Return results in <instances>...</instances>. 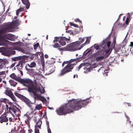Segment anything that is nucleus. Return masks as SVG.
I'll list each match as a JSON object with an SVG mask.
<instances>
[{
  "label": "nucleus",
  "instance_id": "1",
  "mask_svg": "<svg viewBox=\"0 0 133 133\" xmlns=\"http://www.w3.org/2000/svg\"><path fill=\"white\" fill-rule=\"evenodd\" d=\"M90 98L83 100L81 99L71 101L68 103L56 110L57 114L59 115H65L71 113L74 111L78 110L84 107L90 102Z\"/></svg>",
  "mask_w": 133,
  "mask_h": 133
},
{
  "label": "nucleus",
  "instance_id": "2",
  "mask_svg": "<svg viewBox=\"0 0 133 133\" xmlns=\"http://www.w3.org/2000/svg\"><path fill=\"white\" fill-rule=\"evenodd\" d=\"M18 81L24 86L28 87L29 92H33L35 95H36L35 92L36 90L35 89L36 86L34 85L33 82L31 80L29 79L20 78Z\"/></svg>",
  "mask_w": 133,
  "mask_h": 133
},
{
  "label": "nucleus",
  "instance_id": "3",
  "mask_svg": "<svg viewBox=\"0 0 133 133\" xmlns=\"http://www.w3.org/2000/svg\"><path fill=\"white\" fill-rule=\"evenodd\" d=\"M9 105H6V108L7 110L9 109L8 111L13 116L14 114L16 116H19V114L21 112L20 109L16 106L14 105L11 102L8 103Z\"/></svg>",
  "mask_w": 133,
  "mask_h": 133
},
{
  "label": "nucleus",
  "instance_id": "4",
  "mask_svg": "<svg viewBox=\"0 0 133 133\" xmlns=\"http://www.w3.org/2000/svg\"><path fill=\"white\" fill-rule=\"evenodd\" d=\"M2 29L0 30V39H2L3 35L6 32H12L13 31V27L11 23H4L2 25Z\"/></svg>",
  "mask_w": 133,
  "mask_h": 133
},
{
  "label": "nucleus",
  "instance_id": "5",
  "mask_svg": "<svg viewBox=\"0 0 133 133\" xmlns=\"http://www.w3.org/2000/svg\"><path fill=\"white\" fill-rule=\"evenodd\" d=\"M77 62H75L72 64H68L61 71L59 76H62L64 74L72 71L74 67L76 64Z\"/></svg>",
  "mask_w": 133,
  "mask_h": 133
},
{
  "label": "nucleus",
  "instance_id": "6",
  "mask_svg": "<svg viewBox=\"0 0 133 133\" xmlns=\"http://www.w3.org/2000/svg\"><path fill=\"white\" fill-rule=\"evenodd\" d=\"M57 42H58L61 45L63 46L66 44V42L68 43H70L71 41L70 37H68L67 38L64 37H55L53 42L55 43Z\"/></svg>",
  "mask_w": 133,
  "mask_h": 133
},
{
  "label": "nucleus",
  "instance_id": "7",
  "mask_svg": "<svg viewBox=\"0 0 133 133\" xmlns=\"http://www.w3.org/2000/svg\"><path fill=\"white\" fill-rule=\"evenodd\" d=\"M35 89H36V90L35 92V94H36V95H34V93L33 92H32L33 94L35 96L34 97L35 99L37 100H39L40 99V98H41L42 99L41 100L42 101L43 100H46V99L44 97L42 96L40 97L36 93L38 91V93H40V94H44L45 93V90L44 88L42 87L41 88L40 87L37 88L36 87Z\"/></svg>",
  "mask_w": 133,
  "mask_h": 133
},
{
  "label": "nucleus",
  "instance_id": "8",
  "mask_svg": "<svg viewBox=\"0 0 133 133\" xmlns=\"http://www.w3.org/2000/svg\"><path fill=\"white\" fill-rule=\"evenodd\" d=\"M81 48L78 47L75 43H73L70 44L65 47V50L66 51H74L80 49Z\"/></svg>",
  "mask_w": 133,
  "mask_h": 133
},
{
  "label": "nucleus",
  "instance_id": "9",
  "mask_svg": "<svg viewBox=\"0 0 133 133\" xmlns=\"http://www.w3.org/2000/svg\"><path fill=\"white\" fill-rule=\"evenodd\" d=\"M15 36L11 34H4L2 38L4 39H6L10 41H14L15 40Z\"/></svg>",
  "mask_w": 133,
  "mask_h": 133
},
{
  "label": "nucleus",
  "instance_id": "10",
  "mask_svg": "<svg viewBox=\"0 0 133 133\" xmlns=\"http://www.w3.org/2000/svg\"><path fill=\"white\" fill-rule=\"evenodd\" d=\"M22 101L24 102L32 110H34V107L32 106L34 104L32 103L31 101L28 98L25 97H24Z\"/></svg>",
  "mask_w": 133,
  "mask_h": 133
},
{
  "label": "nucleus",
  "instance_id": "11",
  "mask_svg": "<svg viewBox=\"0 0 133 133\" xmlns=\"http://www.w3.org/2000/svg\"><path fill=\"white\" fill-rule=\"evenodd\" d=\"M15 45L14 47V49L15 50H18L23 52L24 50L21 47L22 46V43L20 42H16Z\"/></svg>",
  "mask_w": 133,
  "mask_h": 133
},
{
  "label": "nucleus",
  "instance_id": "12",
  "mask_svg": "<svg viewBox=\"0 0 133 133\" xmlns=\"http://www.w3.org/2000/svg\"><path fill=\"white\" fill-rule=\"evenodd\" d=\"M5 94L10 97L14 102L16 101L15 97L11 90H6L5 92Z\"/></svg>",
  "mask_w": 133,
  "mask_h": 133
},
{
  "label": "nucleus",
  "instance_id": "13",
  "mask_svg": "<svg viewBox=\"0 0 133 133\" xmlns=\"http://www.w3.org/2000/svg\"><path fill=\"white\" fill-rule=\"evenodd\" d=\"M42 122L41 120H39L36 123V124L35 126V133H40L39 132V130L37 128V127L39 128L40 129L41 127V125L42 124Z\"/></svg>",
  "mask_w": 133,
  "mask_h": 133
},
{
  "label": "nucleus",
  "instance_id": "14",
  "mask_svg": "<svg viewBox=\"0 0 133 133\" xmlns=\"http://www.w3.org/2000/svg\"><path fill=\"white\" fill-rule=\"evenodd\" d=\"M107 39H104L102 43L99 44H94L93 46H92L91 48L94 47V48L96 50H98L99 48H101V47L103 46L107 42Z\"/></svg>",
  "mask_w": 133,
  "mask_h": 133
},
{
  "label": "nucleus",
  "instance_id": "15",
  "mask_svg": "<svg viewBox=\"0 0 133 133\" xmlns=\"http://www.w3.org/2000/svg\"><path fill=\"white\" fill-rule=\"evenodd\" d=\"M6 114H3L0 117V123H2L3 122L6 123L8 121V119L6 117Z\"/></svg>",
  "mask_w": 133,
  "mask_h": 133
},
{
  "label": "nucleus",
  "instance_id": "16",
  "mask_svg": "<svg viewBox=\"0 0 133 133\" xmlns=\"http://www.w3.org/2000/svg\"><path fill=\"white\" fill-rule=\"evenodd\" d=\"M105 47H103L102 49L100 51H97L95 53L93 54V56H94L96 57V56H97L98 55H101L102 53V52L103 53V52L105 51ZM106 53H107L109 51V50H106Z\"/></svg>",
  "mask_w": 133,
  "mask_h": 133
},
{
  "label": "nucleus",
  "instance_id": "17",
  "mask_svg": "<svg viewBox=\"0 0 133 133\" xmlns=\"http://www.w3.org/2000/svg\"><path fill=\"white\" fill-rule=\"evenodd\" d=\"M22 3L25 5L26 8L28 9L30 7V3L29 0H21Z\"/></svg>",
  "mask_w": 133,
  "mask_h": 133
},
{
  "label": "nucleus",
  "instance_id": "18",
  "mask_svg": "<svg viewBox=\"0 0 133 133\" xmlns=\"http://www.w3.org/2000/svg\"><path fill=\"white\" fill-rule=\"evenodd\" d=\"M79 41H77L76 42H75L77 45L78 47H79L80 45L82 43H83L85 40L84 38H79Z\"/></svg>",
  "mask_w": 133,
  "mask_h": 133
},
{
  "label": "nucleus",
  "instance_id": "19",
  "mask_svg": "<svg viewBox=\"0 0 133 133\" xmlns=\"http://www.w3.org/2000/svg\"><path fill=\"white\" fill-rule=\"evenodd\" d=\"M21 21L19 20L18 19L14 21L12 23H10L12 24V25L13 27V29H14V27L13 26V25H19L20 24Z\"/></svg>",
  "mask_w": 133,
  "mask_h": 133
},
{
  "label": "nucleus",
  "instance_id": "20",
  "mask_svg": "<svg viewBox=\"0 0 133 133\" xmlns=\"http://www.w3.org/2000/svg\"><path fill=\"white\" fill-rule=\"evenodd\" d=\"M14 94L15 95L17 96L18 97L21 99L22 100L25 97L24 96H23L22 95H21L18 93L15 92L14 93Z\"/></svg>",
  "mask_w": 133,
  "mask_h": 133
},
{
  "label": "nucleus",
  "instance_id": "21",
  "mask_svg": "<svg viewBox=\"0 0 133 133\" xmlns=\"http://www.w3.org/2000/svg\"><path fill=\"white\" fill-rule=\"evenodd\" d=\"M33 107H34V110H32V113L34 111H35L36 110H40L42 108V106L41 105L39 104L36 106L35 109H34V106H33Z\"/></svg>",
  "mask_w": 133,
  "mask_h": 133
},
{
  "label": "nucleus",
  "instance_id": "22",
  "mask_svg": "<svg viewBox=\"0 0 133 133\" xmlns=\"http://www.w3.org/2000/svg\"><path fill=\"white\" fill-rule=\"evenodd\" d=\"M90 41V38H89L88 37H87V39L85 41L84 43L82 44L80 48H82L86 44H89Z\"/></svg>",
  "mask_w": 133,
  "mask_h": 133
},
{
  "label": "nucleus",
  "instance_id": "23",
  "mask_svg": "<svg viewBox=\"0 0 133 133\" xmlns=\"http://www.w3.org/2000/svg\"><path fill=\"white\" fill-rule=\"evenodd\" d=\"M23 58V57L22 56H19L13 58L12 60L14 61H16L19 60H21Z\"/></svg>",
  "mask_w": 133,
  "mask_h": 133
},
{
  "label": "nucleus",
  "instance_id": "24",
  "mask_svg": "<svg viewBox=\"0 0 133 133\" xmlns=\"http://www.w3.org/2000/svg\"><path fill=\"white\" fill-rule=\"evenodd\" d=\"M10 77L18 81L19 79H18V78L15 75V74H12L10 75Z\"/></svg>",
  "mask_w": 133,
  "mask_h": 133
},
{
  "label": "nucleus",
  "instance_id": "25",
  "mask_svg": "<svg viewBox=\"0 0 133 133\" xmlns=\"http://www.w3.org/2000/svg\"><path fill=\"white\" fill-rule=\"evenodd\" d=\"M9 82L11 85L13 87H15L16 85L17 84V83L15 82L14 81L12 80H10L9 81Z\"/></svg>",
  "mask_w": 133,
  "mask_h": 133
},
{
  "label": "nucleus",
  "instance_id": "26",
  "mask_svg": "<svg viewBox=\"0 0 133 133\" xmlns=\"http://www.w3.org/2000/svg\"><path fill=\"white\" fill-rule=\"evenodd\" d=\"M55 67L54 66H52L50 67L49 69L50 73H51L54 72L55 70Z\"/></svg>",
  "mask_w": 133,
  "mask_h": 133
},
{
  "label": "nucleus",
  "instance_id": "27",
  "mask_svg": "<svg viewBox=\"0 0 133 133\" xmlns=\"http://www.w3.org/2000/svg\"><path fill=\"white\" fill-rule=\"evenodd\" d=\"M36 63L33 62L31 63L30 64H28V66L30 68H32L36 66Z\"/></svg>",
  "mask_w": 133,
  "mask_h": 133
},
{
  "label": "nucleus",
  "instance_id": "28",
  "mask_svg": "<svg viewBox=\"0 0 133 133\" xmlns=\"http://www.w3.org/2000/svg\"><path fill=\"white\" fill-rule=\"evenodd\" d=\"M46 124L47 125V129L48 133H51V130L49 127V122L48 121H46Z\"/></svg>",
  "mask_w": 133,
  "mask_h": 133
},
{
  "label": "nucleus",
  "instance_id": "29",
  "mask_svg": "<svg viewBox=\"0 0 133 133\" xmlns=\"http://www.w3.org/2000/svg\"><path fill=\"white\" fill-rule=\"evenodd\" d=\"M85 65L84 63H82L78 67H76V70L78 71L82 67L84 66Z\"/></svg>",
  "mask_w": 133,
  "mask_h": 133
},
{
  "label": "nucleus",
  "instance_id": "30",
  "mask_svg": "<svg viewBox=\"0 0 133 133\" xmlns=\"http://www.w3.org/2000/svg\"><path fill=\"white\" fill-rule=\"evenodd\" d=\"M104 57L103 56H98L96 58V60L97 61H98L101 60H103Z\"/></svg>",
  "mask_w": 133,
  "mask_h": 133
},
{
  "label": "nucleus",
  "instance_id": "31",
  "mask_svg": "<svg viewBox=\"0 0 133 133\" xmlns=\"http://www.w3.org/2000/svg\"><path fill=\"white\" fill-rule=\"evenodd\" d=\"M92 49H91L89 50L87 49L84 52V55H86L88 53L91 52L92 51Z\"/></svg>",
  "mask_w": 133,
  "mask_h": 133
},
{
  "label": "nucleus",
  "instance_id": "32",
  "mask_svg": "<svg viewBox=\"0 0 133 133\" xmlns=\"http://www.w3.org/2000/svg\"><path fill=\"white\" fill-rule=\"evenodd\" d=\"M77 58H77V59H71L69 61H67L68 64H71V63L76 61L77 60Z\"/></svg>",
  "mask_w": 133,
  "mask_h": 133
},
{
  "label": "nucleus",
  "instance_id": "33",
  "mask_svg": "<svg viewBox=\"0 0 133 133\" xmlns=\"http://www.w3.org/2000/svg\"><path fill=\"white\" fill-rule=\"evenodd\" d=\"M53 45V47L54 48H60L61 47L60 45L57 43H55Z\"/></svg>",
  "mask_w": 133,
  "mask_h": 133
},
{
  "label": "nucleus",
  "instance_id": "34",
  "mask_svg": "<svg viewBox=\"0 0 133 133\" xmlns=\"http://www.w3.org/2000/svg\"><path fill=\"white\" fill-rule=\"evenodd\" d=\"M5 63H0V69H2L3 68L5 67Z\"/></svg>",
  "mask_w": 133,
  "mask_h": 133
},
{
  "label": "nucleus",
  "instance_id": "35",
  "mask_svg": "<svg viewBox=\"0 0 133 133\" xmlns=\"http://www.w3.org/2000/svg\"><path fill=\"white\" fill-rule=\"evenodd\" d=\"M130 18V16H128L126 18L125 23L127 24L128 25L129 23V19Z\"/></svg>",
  "mask_w": 133,
  "mask_h": 133
},
{
  "label": "nucleus",
  "instance_id": "36",
  "mask_svg": "<svg viewBox=\"0 0 133 133\" xmlns=\"http://www.w3.org/2000/svg\"><path fill=\"white\" fill-rule=\"evenodd\" d=\"M39 43H37L36 44L34 45V49L36 50L37 49L39 45Z\"/></svg>",
  "mask_w": 133,
  "mask_h": 133
},
{
  "label": "nucleus",
  "instance_id": "37",
  "mask_svg": "<svg viewBox=\"0 0 133 133\" xmlns=\"http://www.w3.org/2000/svg\"><path fill=\"white\" fill-rule=\"evenodd\" d=\"M30 119H26L25 121V122L26 123V124H27V125L29 126L30 125Z\"/></svg>",
  "mask_w": 133,
  "mask_h": 133
},
{
  "label": "nucleus",
  "instance_id": "38",
  "mask_svg": "<svg viewBox=\"0 0 133 133\" xmlns=\"http://www.w3.org/2000/svg\"><path fill=\"white\" fill-rule=\"evenodd\" d=\"M24 117H26V119H31L30 117L27 114H25L24 115Z\"/></svg>",
  "mask_w": 133,
  "mask_h": 133
},
{
  "label": "nucleus",
  "instance_id": "39",
  "mask_svg": "<svg viewBox=\"0 0 133 133\" xmlns=\"http://www.w3.org/2000/svg\"><path fill=\"white\" fill-rule=\"evenodd\" d=\"M22 62H23V60H21L19 61L17 64L16 66V67H18L20 65L21 63H22Z\"/></svg>",
  "mask_w": 133,
  "mask_h": 133
},
{
  "label": "nucleus",
  "instance_id": "40",
  "mask_svg": "<svg viewBox=\"0 0 133 133\" xmlns=\"http://www.w3.org/2000/svg\"><path fill=\"white\" fill-rule=\"evenodd\" d=\"M17 130H16L15 129H12L11 131V133H18L17 132Z\"/></svg>",
  "mask_w": 133,
  "mask_h": 133
},
{
  "label": "nucleus",
  "instance_id": "41",
  "mask_svg": "<svg viewBox=\"0 0 133 133\" xmlns=\"http://www.w3.org/2000/svg\"><path fill=\"white\" fill-rule=\"evenodd\" d=\"M2 75H4V77H5V76H6V75L5 74V71H3L0 72V76Z\"/></svg>",
  "mask_w": 133,
  "mask_h": 133
},
{
  "label": "nucleus",
  "instance_id": "42",
  "mask_svg": "<svg viewBox=\"0 0 133 133\" xmlns=\"http://www.w3.org/2000/svg\"><path fill=\"white\" fill-rule=\"evenodd\" d=\"M18 10L20 11H24V10L25 9L24 8L21 7L19 9H18Z\"/></svg>",
  "mask_w": 133,
  "mask_h": 133
},
{
  "label": "nucleus",
  "instance_id": "43",
  "mask_svg": "<svg viewBox=\"0 0 133 133\" xmlns=\"http://www.w3.org/2000/svg\"><path fill=\"white\" fill-rule=\"evenodd\" d=\"M9 44L10 45H12L14 46V47L15 45V44L16 43V42L14 43V42H9Z\"/></svg>",
  "mask_w": 133,
  "mask_h": 133
},
{
  "label": "nucleus",
  "instance_id": "44",
  "mask_svg": "<svg viewBox=\"0 0 133 133\" xmlns=\"http://www.w3.org/2000/svg\"><path fill=\"white\" fill-rule=\"evenodd\" d=\"M68 64V62L67 61H64L63 62L62 64V67H63L65 64Z\"/></svg>",
  "mask_w": 133,
  "mask_h": 133
},
{
  "label": "nucleus",
  "instance_id": "45",
  "mask_svg": "<svg viewBox=\"0 0 133 133\" xmlns=\"http://www.w3.org/2000/svg\"><path fill=\"white\" fill-rule=\"evenodd\" d=\"M111 43V42L110 41H108L107 42V45L108 46V48H109L110 47Z\"/></svg>",
  "mask_w": 133,
  "mask_h": 133
},
{
  "label": "nucleus",
  "instance_id": "46",
  "mask_svg": "<svg viewBox=\"0 0 133 133\" xmlns=\"http://www.w3.org/2000/svg\"><path fill=\"white\" fill-rule=\"evenodd\" d=\"M16 62H14V63H13L11 65V66L10 67V68H11L14 66H15L16 64Z\"/></svg>",
  "mask_w": 133,
  "mask_h": 133
},
{
  "label": "nucleus",
  "instance_id": "47",
  "mask_svg": "<svg viewBox=\"0 0 133 133\" xmlns=\"http://www.w3.org/2000/svg\"><path fill=\"white\" fill-rule=\"evenodd\" d=\"M66 32H68L69 33H70V34H73V32H72L71 30H69L68 31L66 30Z\"/></svg>",
  "mask_w": 133,
  "mask_h": 133
},
{
  "label": "nucleus",
  "instance_id": "48",
  "mask_svg": "<svg viewBox=\"0 0 133 133\" xmlns=\"http://www.w3.org/2000/svg\"><path fill=\"white\" fill-rule=\"evenodd\" d=\"M24 63V61L23 60V62H22V63H21V64L20 67L22 69V68L23 67V63Z\"/></svg>",
  "mask_w": 133,
  "mask_h": 133
},
{
  "label": "nucleus",
  "instance_id": "49",
  "mask_svg": "<svg viewBox=\"0 0 133 133\" xmlns=\"http://www.w3.org/2000/svg\"><path fill=\"white\" fill-rule=\"evenodd\" d=\"M77 29H75V30H74V32H75V33L76 34H77L79 32V31H77L76 30Z\"/></svg>",
  "mask_w": 133,
  "mask_h": 133
},
{
  "label": "nucleus",
  "instance_id": "50",
  "mask_svg": "<svg viewBox=\"0 0 133 133\" xmlns=\"http://www.w3.org/2000/svg\"><path fill=\"white\" fill-rule=\"evenodd\" d=\"M116 42V39H115V38L114 39H113V43H114V46Z\"/></svg>",
  "mask_w": 133,
  "mask_h": 133
},
{
  "label": "nucleus",
  "instance_id": "51",
  "mask_svg": "<svg viewBox=\"0 0 133 133\" xmlns=\"http://www.w3.org/2000/svg\"><path fill=\"white\" fill-rule=\"evenodd\" d=\"M19 12H20V11H19V10L18 9H17L16 10V14L17 15V16L19 14Z\"/></svg>",
  "mask_w": 133,
  "mask_h": 133
},
{
  "label": "nucleus",
  "instance_id": "52",
  "mask_svg": "<svg viewBox=\"0 0 133 133\" xmlns=\"http://www.w3.org/2000/svg\"><path fill=\"white\" fill-rule=\"evenodd\" d=\"M48 63L49 64H54V62H52L51 61H48Z\"/></svg>",
  "mask_w": 133,
  "mask_h": 133
},
{
  "label": "nucleus",
  "instance_id": "53",
  "mask_svg": "<svg viewBox=\"0 0 133 133\" xmlns=\"http://www.w3.org/2000/svg\"><path fill=\"white\" fill-rule=\"evenodd\" d=\"M70 25V26H73L74 25H75V24L71 22H70L69 23Z\"/></svg>",
  "mask_w": 133,
  "mask_h": 133
},
{
  "label": "nucleus",
  "instance_id": "54",
  "mask_svg": "<svg viewBox=\"0 0 133 133\" xmlns=\"http://www.w3.org/2000/svg\"><path fill=\"white\" fill-rule=\"evenodd\" d=\"M76 21H77L78 22H80L81 24L82 23L81 21L80 20H79V19H76Z\"/></svg>",
  "mask_w": 133,
  "mask_h": 133
},
{
  "label": "nucleus",
  "instance_id": "55",
  "mask_svg": "<svg viewBox=\"0 0 133 133\" xmlns=\"http://www.w3.org/2000/svg\"><path fill=\"white\" fill-rule=\"evenodd\" d=\"M44 57L45 58H47L48 57V56L47 55L45 54L44 55Z\"/></svg>",
  "mask_w": 133,
  "mask_h": 133
},
{
  "label": "nucleus",
  "instance_id": "56",
  "mask_svg": "<svg viewBox=\"0 0 133 133\" xmlns=\"http://www.w3.org/2000/svg\"><path fill=\"white\" fill-rule=\"evenodd\" d=\"M44 66H45L44 63H42V68L43 69L44 68Z\"/></svg>",
  "mask_w": 133,
  "mask_h": 133
},
{
  "label": "nucleus",
  "instance_id": "57",
  "mask_svg": "<svg viewBox=\"0 0 133 133\" xmlns=\"http://www.w3.org/2000/svg\"><path fill=\"white\" fill-rule=\"evenodd\" d=\"M73 26L76 28H78V25H77L75 24V25H74Z\"/></svg>",
  "mask_w": 133,
  "mask_h": 133
},
{
  "label": "nucleus",
  "instance_id": "58",
  "mask_svg": "<svg viewBox=\"0 0 133 133\" xmlns=\"http://www.w3.org/2000/svg\"><path fill=\"white\" fill-rule=\"evenodd\" d=\"M12 118L11 117H10L9 118V121H10V122H12Z\"/></svg>",
  "mask_w": 133,
  "mask_h": 133
},
{
  "label": "nucleus",
  "instance_id": "59",
  "mask_svg": "<svg viewBox=\"0 0 133 133\" xmlns=\"http://www.w3.org/2000/svg\"><path fill=\"white\" fill-rule=\"evenodd\" d=\"M58 49L60 51H62L63 50V48H58Z\"/></svg>",
  "mask_w": 133,
  "mask_h": 133
},
{
  "label": "nucleus",
  "instance_id": "60",
  "mask_svg": "<svg viewBox=\"0 0 133 133\" xmlns=\"http://www.w3.org/2000/svg\"><path fill=\"white\" fill-rule=\"evenodd\" d=\"M39 54H40V52H37L36 53L35 55H38Z\"/></svg>",
  "mask_w": 133,
  "mask_h": 133
},
{
  "label": "nucleus",
  "instance_id": "61",
  "mask_svg": "<svg viewBox=\"0 0 133 133\" xmlns=\"http://www.w3.org/2000/svg\"><path fill=\"white\" fill-rule=\"evenodd\" d=\"M20 72L22 76L23 74L22 71L20 70Z\"/></svg>",
  "mask_w": 133,
  "mask_h": 133
},
{
  "label": "nucleus",
  "instance_id": "62",
  "mask_svg": "<svg viewBox=\"0 0 133 133\" xmlns=\"http://www.w3.org/2000/svg\"><path fill=\"white\" fill-rule=\"evenodd\" d=\"M130 46H133V42H131Z\"/></svg>",
  "mask_w": 133,
  "mask_h": 133
},
{
  "label": "nucleus",
  "instance_id": "63",
  "mask_svg": "<svg viewBox=\"0 0 133 133\" xmlns=\"http://www.w3.org/2000/svg\"><path fill=\"white\" fill-rule=\"evenodd\" d=\"M128 106H131V104L130 103H127Z\"/></svg>",
  "mask_w": 133,
  "mask_h": 133
},
{
  "label": "nucleus",
  "instance_id": "64",
  "mask_svg": "<svg viewBox=\"0 0 133 133\" xmlns=\"http://www.w3.org/2000/svg\"><path fill=\"white\" fill-rule=\"evenodd\" d=\"M36 76H35V77H34V78H35V79H38V78L37 77H36Z\"/></svg>",
  "mask_w": 133,
  "mask_h": 133
}]
</instances>
